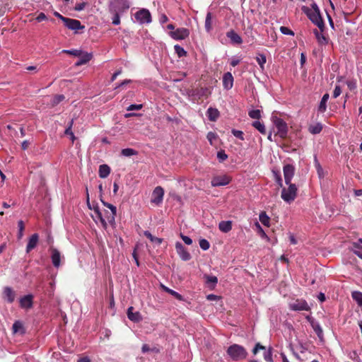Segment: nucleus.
Here are the masks:
<instances>
[{"label": "nucleus", "mask_w": 362, "mask_h": 362, "mask_svg": "<svg viewBox=\"0 0 362 362\" xmlns=\"http://www.w3.org/2000/svg\"><path fill=\"white\" fill-rule=\"evenodd\" d=\"M33 296L32 294H28L20 299V306L22 308L29 309L33 307Z\"/></svg>", "instance_id": "15"}, {"label": "nucleus", "mask_w": 362, "mask_h": 362, "mask_svg": "<svg viewBox=\"0 0 362 362\" xmlns=\"http://www.w3.org/2000/svg\"><path fill=\"white\" fill-rule=\"evenodd\" d=\"M233 76L230 72H226L223 76V86L226 90H230L233 86Z\"/></svg>", "instance_id": "17"}, {"label": "nucleus", "mask_w": 362, "mask_h": 362, "mask_svg": "<svg viewBox=\"0 0 362 362\" xmlns=\"http://www.w3.org/2000/svg\"><path fill=\"white\" fill-rule=\"evenodd\" d=\"M259 218L260 222L265 226H269V217L267 215L264 211L259 214Z\"/></svg>", "instance_id": "35"}, {"label": "nucleus", "mask_w": 362, "mask_h": 362, "mask_svg": "<svg viewBox=\"0 0 362 362\" xmlns=\"http://www.w3.org/2000/svg\"><path fill=\"white\" fill-rule=\"evenodd\" d=\"M353 251L360 258L362 259V239L353 243Z\"/></svg>", "instance_id": "29"}, {"label": "nucleus", "mask_w": 362, "mask_h": 362, "mask_svg": "<svg viewBox=\"0 0 362 362\" xmlns=\"http://www.w3.org/2000/svg\"><path fill=\"white\" fill-rule=\"evenodd\" d=\"M280 31L284 35H291V36L294 35V33L291 29H289L288 27H285V26L280 27Z\"/></svg>", "instance_id": "49"}, {"label": "nucleus", "mask_w": 362, "mask_h": 362, "mask_svg": "<svg viewBox=\"0 0 362 362\" xmlns=\"http://www.w3.org/2000/svg\"><path fill=\"white\" fill-rule=\"evenodd\" d=\"M64 24L67 28L75 31V33H77L78 30L84 29L85 28L81 25L78 20L69 18H66L65 20H64Z\"/></svg>", "instance_id": "11"}, {"label": "nucleus", "mask_w": 362, "mask_h": 362, "mask_svg": "<svg viewBox=\"0 0 362 362\" xmlns=\"http://www.w3.org/2000/svg\"><path fill=\"white\" fill-rule=\"evenodd\" d=\"M135 19L140 24H148L151 23L152 18L150 11L146 8H141L134 14Z\"/></svg>", "instance_id": "7"}, {"label": "nucleus", "mask_w": 362, "mask_h": 362, "mask_svg": "<svg viewBox=\"0 0 362 362\" xmlns=\"http://www.w3.org/2000/svg\"><path fill=\"white\" fill-rule=\"evenodd\" d=\"M216 134H215V133L211 132H209V133H208V134H207V139H208V140L209 141V142H210L211 144H212L213 140L216 139Z\"/></svg>", "instance_id": "59"}, {"label": "nucleus", "mask_w": 362, "mask_h": 362, "mask_svg": "<svg viewBox=\"0 0 362 362\" xmlns=\"http://www.w3.org/2000/svg\"><path fill=\"white\" fill-rule=\"evenodd\" d=\"M12 329L14 334L19 333L21 334H23L25 332L23 322L19 320L16 321L13 324Z\"/></svg>", "instance_id": "28"}, {"label": "nucleus", "mask_w": 362, "mask_h": 362, "mask_svg": "<svg viewBox=\"0 0 362 362\" xmlns=\"http://www.w3.org/2000/svg\"><path fill=\"white\" fill-rule=\"evenodd\" d=\"M255 226L257 228L258 232L260 234V235L262 236V238H268V237L266 235L265 232L264 231V230L262 229V228L261 227V226L259 225V223L258 222H257L255 223Z\"/></svg>", "instance_id": "55"}, {"label": "nucleus", "mask_w": 362, "mask_h": 362, "mask_svg": "<svg viewBox=\"0 0 362 362\" xmlns=\"http://www.w3.org/2000/svg\"><path fill=\"white\" fill-rule=\"evenodd\" d=\"M352 298L358 303L359 305H362V293L354 291L352 293Z\"/></svg>", "instance_id": "42"}, {"label": "nucleus", "mask_w": 362, "mask_h": 362, "mask_svg": "<svg viewBox=\"0 0 362 362\" xmlns=\"http://www.w3.org/2000/svg\"><path fill=\"white\" fill-rule=\"evenodd\" d=\"M208 119L211 122H215L219 117L220 113L216 108L209 107L206 111Z\"/></svg>", "instance_id": "24"}, {"label": "nucleus", "mask_w": 362, "mask_h": 362, "mask_svg": "<svg viewBox=\"0 0 362 362\" xmlns=\"http://www.w3.org/2000/svg\"><path fill=\"white\" fill-rule=\"evenodd\" d=\"M272 122L276 128V135L282 139L286 138L288 134V126L286 122L277 117H272Z\"/></svg>", "instance_id": "5"}, {"label": "nucleus", "mask_w": 362, "mask_h": 362, "mask_svg": "<svg viewBox=\"0 0 362 362\" xmlns=\"http://www.w3.org/2000/svg\"><path fill=\"white\" fill-rule=\"evenodd\" d=\"M288 187H283L281 190V197L286 203L290 204L296 199L297 196L298 188L295 184L290 182L286 184Z\"/></svg>", "instance_id": "3"}, {"label": "nucleus", "mask_w": 362, "mask_h": 362, "mask_svg": "<svg viewBox=\"0 0 362 362\" xmlns=\"http://www.w3.org/2000/svg\"><path fill=\"white\" fill-rule=\"evenodd\" d=\"M4 296L6 300L11 303L14 301L16 293L11 287L6 286L4 288Z\"/></svg>", "instance_id": "22"}, {"label": "nucleus", "mask_w": 362, "mask_h": 362, "mask_svg": "<svg viewBox=\"0 0 362 362\" xmlns=\"http://www.w3.org/2000/svg\"><path fill=\"white\" fill-rule=\"evenodd\" d=\"M129 8V4L127 0H114L110 5V12H117L123 13Z\"/></svg>", "instance_id": "6"}, {"label": "nucleus", "mask_w": 362, "mask_h": 362, "mask_svg": "<svg viewBox=\"0 0 362 362\" xmlns=\"http://www.w3.org/2000/svg\"><path fill=\"white\" fill-rule=\"evenodd\" d=\"M329 98V95L328 93L324 94L318 105L317 110L319 112L324 113L327 110V103Z\"/></svg>", "instance_id": "25"}, {"label": "nucleus", "mask_w": 362, "mask_h": 362, "mask_svg": "<svg viewBox=\"0 0 362 362\" xmlns=\"http://www.w3.org/2000/svg\"><path fill=\"white\" fill-rule=\"evenodd\" d=\"M265 346L261 345L259 343H257L255 347L252 349V353L254 355H256L259 350H265Z\"/></svg>", "instance_id": "53"}, {"label": "nucleus", "mask_w": 362, "mask_h": 362, "mask_svg": "<svg viewBox=\"0 0 362 362\" xmlns=\"http://www.w3.org/2000/svg\"><path fill=\"white\" fill-rule=\"evenodd\" d=\"M313 329L319 338H322L323 336V331L320 324L313 325Z\"/></svg>", "instance_id": "45"}, {"label": "nucleus", "mask_w": 362, "mask_h": 362, "mask_svg": "<svg viewBox=\"0 0 362 362\" xmlns=\"http://www.w3.org/2000/svg\"><path fill=\"white\" fill-rule=\"evenodd\" d=\"M163 196H164L163 189L160 186L156 187L152 192L151 202L152 204H154L155 205H159L163 202Z\"/></svg>", "instance_id": "9"}, {"label": "nucleus", "mask_w": 362, "mask_h": 362, "mask_svg": "<svg viewBox=\"0 0 362 362\" xmlns=\"http://www.w3.org/2000/svg\"><path fill=\"white\" fill-rule=\"evenodd\" d=\"M232 134L234 136H235L236 138H238L240 139V140H244V134L242 131L240 130H236V129H232Z\"/></svg>", "instance_id": "52"}, {"label": "nucleus", "mask_w": 362, "mask_h": 362, "mask_svg": "<svg viewBox=\"0 0 362 362\" xmlns=\"http://www.w3.org/2000/svg\"><path fill=\"white\" fill-rule=\"evenodd\" d=\"M289 308L292 310L295 311H301V310H308L310 307L308 303L303 299H298L296 301L289 304Z\"/></svg>", "instance_id": "12"}, {"label": "nucleus", "mask_w": 362, "mask_h": 362, "mask_svg": "<svg viewBox=\"0 0 362 362\" xmlns=\"http://www.w3.org/2000/svg\"><path fill=\"white\" fill-rule=\"evenodd\" d=\"M264 358L266 361L267 362H272L273 361V359H272V349H269V350L266 351V349L264 350Z\"/></svg>", "instance_id": "48"}, {"label": "nucleus", "mask_w": 362, "mask_h": 362, "mask_svg": "<svg viewBox=\"0 0 362 362\" xmlns=\"http://www.w3.org/2000/svg\"><path fill=\"white\" fill-rule=\"evenodd\" d=\"M39 236L37 233L33 234L29 240L26 246V252L29 253L33 249H34L38 243Z\"/></svg>", "instance_id": "20"}, {"label": "nucleus", "mask_w": 362, "mask_h": 362, "mask_svg": "<svg viewBox=\"0 0 362 362\" xmlns=\"http://www.w3.org/2000/svg\"><path fill=\"white\" fill-rule=\"evenodd\" d=\"M341 93V90L339 86H336L333 92V97L334 98H337Z\"/></svg>", "instance_id": "57"}, {"label": "nucleus", "mask_w": 362, "mask_h": 362, "mask_svg": "<svg viewBox=\"0 0 362 362\" xmlns=\"http://www.w3.org/2000/svg\"><path fill=\"white\" fill-rule=\"evenodd\" d=\"M142 108V105H131L127 107L128 111L134 110H141Z\"/></svg>", "instance_id": "58"}, {"label": "nucleus", "mask_w": 362, "mask_h": 362, "mask_svg": "<svg viewBox=\"0 0 362 362\" xmlns=\"http://www.w3.org/2000/svg\"><path fill=\"white\" fill-rule=\"evenodd\" d=\"M322 127V124L320 122H317L314 124H310L308 127V131L312 134H317L321 132Z\"/></svg>", "instance_id": "31"}, {"label": "nucleus", "mask_w": 362, "mask_h": 362, "mask_svg": "<svg viewBox=\"0 0 362 362\" xmlns=\"http://www.w3.org/2000/svg\"><path fill=\"white\" fill-rule=\"evenodd\" d=\"M110 13L112 14V23L115 25L120 24L121 13L117 12H110Z\"/></svg>", "instance_id": "41"}, {"label": "nucleus", "mask_w": 362, "mask_h": 362, "mask_svg": "<svg viewBox=\"0 0 362 362\" xmlns=\"http://www.w3.org/2000/svg\"><path fill=\"white\" fill-rule=\"evenodd\" d=\"M85 3L78 4L75 6V10L80 11L84 9Z\"/></svg>", "instance_id": "62"}, {"label": "nucleus", "mask_w": 362, "mask_h": 362, "mask_svg": "<svg viewBox=\"0 0 362 362\" xmlns=\"http://www.w3.org/2000/svg\"><path fill=\"white\" fill-rule=\"evenodd\" d=\"M175 249L179 257L183 261H188L191 259V255L180 242L175 243Z\"/></svg>", "instance_id": "14"}, {"label": "nucleus", "mask_w": 362, "mask_h": 362, "mask_svg": "<svg viewBox=\"0 0 362 362\" xmlns=\"http://www.w3.org/2000/svg\"><path fill=\"white\" fill-rule=\"evenodd\" d=\"M129 320L134 322H139L142 320V316L139 311L134 312V308L132 306L127 309V312Z\"/></svg>", "instance_id": "16"}, {"label": "nucleus", "mask_w": 362, "mask_h": 362, "mask_svg": "<svg viewBox=\"0 0 362 362\" xmlns=\"http://www.w3.org/2000/svg\"><path fill=\"white\" fill-rule=\"evenodd\" d=\"M199 246L203 250H207L210 247V243L206 239H201L199 240Z\"/></svg>", "instance_id": "47"}, {"label": "nucleus", "mask_w": 362, "mask_h": 362, "mask_svg": "<svg viewBox=\"0 0 362 362\" xmlns=\"http://www.w3.org/2000/svg\"><path fill=\"white\" fill-rule=\"evenodd\" d=\"M248 115L252 119H259L261 117V111L259 110H252L249 112Z\"/></svg>", "instance_id": "44"}, {"label": "nucleus", "mask_w": 362, "mask_h": 362, "mask_svg": "<svg viewBox=\"0 0 362 362\" xmlns=\"http://www.w3.org/2000/svg\"><path fill=\"white\" fill-rule=\"evenodd\" d=\"M206 298L209 300H216L218 298V296L214 294H209L206 296Z\"/></svg>", "instance_id": "63"}, {"label": "nucleus", "mask_w": 362, "mask_h": 362, "mask_svg": "<svg viewBox=\"0 0 362 362\" xmlns=\"http://www.w3.org/2000/svg\"><path fill=\"white\" fill-rule=\"evenodd\" d=\"M275 181L279 185V187H283V181L281 175V173L279 170H272Z\"/></svg>", "instance_id": "40"}, {"label": "nucleus", "mask_w": 362, "mask_h": 362, "mask_svg": "<svg viewBox=\"0 0 362 362\" xmlns=\"http://www.w3.org/2000/svg\"><path fill=\"white\" fill-rule=\"evenodd\" d=\"M110 168L106 164H103L99 166L98 175L100 178H106L110 173Z\"/></svg>", "instance_id": "26"}, {"label": "nucleus", "mask_w": 362, "mask_h": 362, "mask_svg": "<svg viewBox=\"0 0 362 362\" xmlns=\"http://www.w3.org/2000/svg\"><path fill=\"white\" fill-rule=\"evenodd\" d=\"M284 180L286 184H290L295 173V167L291 164H286L283 168Z\"/></svg>", "instance_id": "13"}, {"label": "nucleus", "mask_w": 362, "mask_h": 362, "mask_svg": "<svg viewBox=\"0 0 362 362\" xmlns=\"http://www.w3.org/2000/svg\"><path fill=\"white\" fill-rule=\"evenodd\" d=\"M18 238L21 239L23 235V230H24V223L22 220L18 221Z\"/></svg>", "instance_id": "46"}, {"label": "nucleus", "mask_w": 362, "mask_h": 362, "mask_svg": "<svg viewBox=\"0 0 362 362\" xmlns=\"http://www.w3.org/2000/svg\"><path fill=\"white\" fill-rule=\"evenodd\" d=\"M137 154V151L133 148H127L121 151V155L125 157H130Z\"/></svg>", "instance_id": "37"}, {"label": "nucleus", "mask_w": 362, "mask_h": 362, "mask_svg": "<svg viewBox=\"0 0 362 362\" xmlns=\"http://www.w3.org/2000/svg\"><path fill=\"white\" fill-rule=\"evenodd\" d=\"M64 98H65L63 95H57L53 98L52 100V104L53 105H56L59 104L60 102H62Z\"/></svg>", "instance_id": "50"}, {"label": "nucleus", "mask_w": 362, "mask_h": 362, "mask_svg": "<svg viewBox=\"0 0 362 362\" xmlns=\"http://www.w3.org/2000/svg\"><path fill=\"white\" fill-rule=\"evenodd\" d=\"M101 202L103 206L108 208L110 211L106 209L102 211L98 206H95L93 208L94 215L93 216V218L95 222H97L96 219H98L102 226L106 229L107 227V223H110V225L115 224L117 208L114 205L109 204L102 199Z\"/></svg>", "instance_id": "1"}, {"label": "nucleus", "mask_w": 362, "mask_h": 362, "mask_svg": "<svg viewBox=\"0 0 362 362\" xmlns=\"http://www.w3.org/2000/svg\"><path fill=\"white\" fill-rule=\"evenodd\" d=\"M217 158L220 162H223L228 158V156L224 151H219L217 153Z\"/></svg>", "instance_id": "51"}, {"label": "nucleus", "mask_w": 362, "mask_h": 362, "mask_svg": "<svg viewBox=\"0 0 362 362\" xmlns=\"http://www.w3.org/2000/svg\"><path fill=\"white\" fill-rule=\"evenodd\" d=\"M64 134L70 136V139L72 142H74L75 141L76 137H75L74 134L73 133L71 129H70V127H66V129H65Z\"/></svg>", "instance_id": "54"}, {"label": "nucleus", "mask_w": 362, "mask_h": 362, "mask_svg": "<svg viewBox=\"0 0 362 362\" xmlns=\"http://www.w3.org/2000/svg\"><path fill=\"white\" fill-rule=\"evenodd\" d=\"M252 126L257 129L261 134H266V127L263 123L259 122V120L255 121L252 122Z\"/></svg>", "instance_id": "34"}, {"label": "nucleus", "mask_w": 362, "mask_h": 362, "mask_svg": "<svg viewBox=\"0 0 362 362\" xmlns=\"http://www.w3.org/2000/svg\"><path fill=\"white\" fill-rule=\"evenodd\" d=\"M302 10L303 11V12L305 13H306V15L308 16L309 19L315 25H316L320 28V30H321V31H323L325 25H324V21L322 20V18L320 15V11H310V8H308L305 6H303L302 8Z\"/></svg>", "instance_id": "4"}, {"label": "nucleus", "mask_w": 362, "mask_h": 362, "mask_svg": "<svg viewBox=\"0 0 362 362\" xmlns=\"http://www.w3.org/2000/svg\"><path fill=\"white\" fill-rule=\"evenodd\" d=\"M227 355L234 361H238L244 360L247 356V351L245 347L238 344H233L229 346L226 350Z\"/></svg>", "instance_id": "2"}, {"label": "nucleus", "mask_w": 362, "mask_h": 362, "mask_svg": "<svg viewBox=\"0 0 362 362\" xmlns=\"http://www.w3.org/2000/svg\"><path fill=\"white\" fill-rule=\"evenodd\" d=\"M161 288H163V290L164 291H165V292L168 293L169 294L172 295L173 296H174L178 300H180V301L184 300V298L182 297V296L180 295L177 291H174L173 289L169 288L168 287L165 286L163 284H161Z\"/></svg>", "instance_id": "30"}, {"label": "nucleus", "mask_w": 362, "mask_h": 362, "mask_svg": "<svg viewBox=\"0 0 362 362\" xmlns=\"http://www.w3.org/2000/svg\"><path fill=\"white\" fill-rule=\"evenodd\" d=\"M51 259L54 267L58 268L60 266L61 254L56 248H51Z\"/></svg>", "instance_id": "18"}, {"label": "nucleus", "mask_w": 362, "mask_h": 362, "mask_svg": "<svg viewBox=\"0 0 362 362\" xmlns=\"http://www.w3.org/2000/svg\"><path fill=\"white\" fill-rule=\"evenodd\" d=\"M47 19V16L44 13H40L38 14V16L36 17V21L37 22H41L42 21H45Z\"/></svg>", "instance_id": "60"}, {"label": "nucleus", "mask_w": 362, "mask_h": 362, "mask_svg": "<svg viewBox=\"0 0 362 362\" xmlns=\"http://www.w3.org/2000/svg\"><path fill=\"white\" fill-rule=\"evenodd\" d=\"M219 230L223 233H228L232 229L231 221H222L218 224Z\"/></svg>", "instance_id": "27"}, {"label": "nucleus", "mask_w": 362, "mask_h": 362, "mask_svg": "<svg viewBox=\"0 0 362 362\" xmlns=\"http://www.w3.org/2000/svg\"><path fill=\"white\" fill-rule=\"evenodd\" d=\"M180 237L186 245H190L192 244V240L189 237L185 235L182 233H180Z\"/></svg>", "instance_id": "56"}, {"label": "nucleus", "mask_w": 362, "mask_h": 362, "mask_svg": "<svg viewBox=\"0 0 362 362\" xmlns=\"http://www.w3.org/2000/svg\"><path fill=\"white\" fill-rule=\"evenodd\" d=\"M226 36L230 40L233 44L240 45L243 42L241 37L233 30H230L226 33Z\"/></svg>", "instance_id": "21"}, {"label": "nucleus", "mask_w": 362, "mask_h": 362, "mask_svg": "<svg viewBox=\"0 0 362 362\" xmlns=\"http://www.w3.org/2000/svg\"><path fill=\"white\" fill-rule=\"evenodd\" d=\"M62 52L73 55L75 57H79L81 55L82 50L81 49H64Z\"/></svg>", "instance_id": "43"}, {"label": "nucleus", "mask_w": 362, "mask_h": 362, "mask_svg": "<svg viewBox=\"0 0 362 362\" xmlns=\"http://www.w3.org/2000/svg\"><path fill=\"white\" fill-rule=\"evenodd\" d=\"M79 59L75 63V66H79L87 64L90 62L93 57L91 53L86 52L82 51L81 55L78 57Z\"/></svg>", "instance_id": "19"}, {"label": "nucleus", "mask_w": 362, "mask_h": 362, "mask_svg": "<svg viewBox=\"0 0 362 362\" xmlns=\"http://www.w3.org/2000/svg\"><path fill=\"white\" fill-rule=\"evenodd\" d=\"M168 18L165 14H162L159 18V21L161 24H164L168 22Z\"/></svg>", "instance_id": "61"}, {"label": "nucleus", "mask_w": 362, "mask_h": 362, "mask_svg": "<svg viewBox=\"0 0 362 362\" xmlns=\"http://www.w3.org/2000/svg\"><path fill=\"white\" fill-rule=\"evenodd\" d=\"M144 235L147 238H148L151 240V242L155 243L157 245H160L162 243V242H163V239L162 238H157V237H155V236L152 235V234L148 230H145L144 232Z\"/></svg>", "instance_id": "33"}, {"label": "nucleus", "mask_w": 362, "mask_h": 362, "mask_svg": "<svg viewBox=\"0 0 362 362\" xmlns=\"http://www.w3.org/2000/svg\"><path fill=\"white\" fill-rule=\"evenodd\" d=\"M322 31H318L317 29L313 30V33L320 45H326L328 44V38L322 33Z\"/></svg>", "instance_id": "23"}, {"label": "nucleus", "mask_w": 362, "mask_h": 362, "mask_svg": "<svg viewBox=\"0 0 362 362\" xmlns=\"http://www.w3.org/2000/svg\"><path fill=\"white\" fill-rule=\"evenodd\" d=\"M256 61L258 63V64L259 65L261 70L263 71L264 69V64L267 62V58H266L265 54H262V53H258L256 57Z\"/></svg>", "instance_id": "32"}, {"label": "nucleus", "mask_w": 362, "mask_h": 362, "mask_svg": "<svg viewBox=\"0 0 362 362\" xmlns=\"http://www.w3.org/2000/svg\"><path fill=\"white\" fill-rule=\"evenodd\" d=\"M78 362H90V358L88 356L80 358Z\"/></svg>", "instance_id": "64"}, {"label": "nucleus", "mask_w": 362, "mask_h": 362, "mask_svg": "<svg viewBox=\"0 0 362 362\" xmlns=\"http://www.w3.org/2000/svg\"><path fill=\"white\" fill-rule=\"evenodd\" d=\"M169 35L174 40H182L189 37V30L185 28H180L174 31H170Z\"/></svg>", "instance_id": "8"}, {"label": "nucleus", "mask_w": 362, "mask_h": 362, "mask_svg": "<svg viewBox=\"0 0 362 362\" xmlns=\"http://www.w3.org/2000/svg\"><path fill=\"white\" fill-rule=\"evenodd\" d=\"M211 28V13L209 12L205 19V29L207 32H210Z\"/></svg>", "instance_id": "38"}, {"label": "nucleus", "mask_w": 362, "mask_h": 362, "mask_svg": "<svg viewBox=\"0 0 362 362\" xmlns=\"http://www.w3.org/2000/svg\"><path fill=\"white\" fill-rule=\"evenodd\" d=\"M231 179L226 175L214 176L211 182L212 187L225 186L230 183Z\"/></svg>", "instance_id": "10"}, {"label": "nucleus", "mask_w": 362, "mask_h": 362, "mask_svg": "<svg viewBox=\"0 0 362 362\" xmlns=\"http://www.w3.org/2000/svg\"><path fill=\"white\" fill-rule=\"evenodd\" d=\"M204 278L206 279V283L213 287H214L218 282V279L215 276L205 275Z\"/></svg>", "instance_id": "36"}, {"label": "nucleus", "mask_w": 362, "mask_h": 362, "mask_svg": "<svg viewBox=\"0 0 362 362\" xmlns=\"http://www.w3.org/2000/svg\"><path fill=\"white\" fill-rule=\"evenodd\" d=\"M175 53L179 57H185L187 55V52L181 46L175 45L174 46Z\"/></svg>", "instance_id": "39"}]
</instances>
